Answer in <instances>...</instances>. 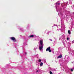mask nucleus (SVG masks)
I'll return each instance as SVG.
<instances>
[{
	"label": "nucleus",
	"instance_id": "14",
	"mask_svg": "<svg viewBox=\"0 0 74 74\" xmlns=\"http://www.w3.org/2000/svg\"><path fill=\"white\" fill-rule=\"evenodd\" d=\"M50 41H52V39H50Z\"/></svg>",
	"mask_w": 74,
	"mask_h": 74
},
{
	"label": "nucleus",
	"instance_id": "17",
	"mask_svg": "<svg viewBox=\"0 0 74 74\" xmlns=\"http://www.w3.org/2000/svg\"><path fill=\"white\" fill-rule=\"evenodd\" d=\"M25 53V54H27L26 53Z\"/></svg>",
	"mask_w": 74,
	"mask_h": 74
},
{
	"label": "nucleus",
	"instance_id": "13",
	"mask_svg": "<svg viewBox=\"0 0 74 74\" xmlns=\"http://www.w3.org/2000/svg\"><path fill=\"white\" fill-rule=\"evenodd\" d=\"M58 5H60V3H58Z\"/></svg>",
	"mask_w": 74,
	"mask_h": 74
},
{
	"label": "nucleus",
	"instance_id": "9",
	"mask_svg": "<svg viewBox=\"0 0 74 74\" xmlns=\"http://www.w3.org/2000/svg\"><path fill=\"white\" fill-rule=\"evenodd\" d=\"M50 74H53V73H52V71H50Z\"/></svg>",
	"mask_w": 74,
	"mask_h": 74
},
{
	"label": "nucleus",
	"instance_id": "12",
	"mask_svg": "<svg viewBox=\"0 0 74 74\" xmlns=\"http://www.w3.org/2000/svg\"><path fill=\"white\" fill-rule=\"evenodd\" d=\"M66 39L67 40H69V38H67Z\"/></svg>",
	"mask_w": 74,
	"mask_h": 74
},
{
	"label": "nucleus",
	"instance_id": "6",
	"mask_svg": "<svg viewBox=\"0 0 74 74\" xmlns=\"http://www.w3.org/2000/svg\"><path fill=\"white\" fill-rule=\"evenodd\" d=\"M43 65V63L42 62L40 64V66H42Z\"/></svg>",
	"mask_w": 74,
	"mask_h": 74
},
{
	"label": "nucleus",
	"instance_id": "1",
	"mask_svg": "<svg viewBox=\"0 0 74 74\" xmlns=\"http://www.w3.org/2000/svg\"><path fill=\"white\" fill-rule=\"evenodd\" d=\"M49 51V52H51V47H49L47 49L46 51Z\"/></svg>",
	"mask_w": 74,
	"mask_h": 74
},
{
	"label": "nucleus",
	"instance_id": "10",
	"mask_svg": "<svg viewBox=\"0 0 74 74\" xmlns=\"http://www.w3.org/2000/svg\"><path fill=\"white\" fill-rule=\"evenodd\" d=\"M38 62H41V59L39 60Z\"/></svg>",
	"mask_w": 74,
	"mask_h": 74
},
{
	"label": "nucleus",
	"instance_id": "11",
	"mask_svg": "<svg viewBox=\"0 0 74 74\" xmlns=\"http://www.w3.org/2000/svg\"><path fill=\"white\" fill-rule=\"evenodd\" d=\"M71 71H73V69H71Z\"/></svg>",
	"mask_w": 74,
	"mask_h": 74
},
{
	"label": "nucleus",
	"instance_id": "3",
	"mask_svg": "<svg viewBox=\"0 0 74 74\" xmlns=\"http://www.w3.org/2000/svg\"><path fill=\"white\" fill-rule=\"evenodd\" d=\"M40 44L41 45L43 46V42H42V40H40Z\"/></svg>",
	"mask_w": 74,
	"mask_h": 74
},
{
	"label": "nucleus",
	"instance_id": "16",
	"mask_svg": "<svg viewBox=\"0 0 74 74\" xmlns=\"http://www.w3.org/2000/svg\"><path fill=\"white\" fill-rule=\"evenodd\" d=\"M57 3H58V2L56 3V4H57Z\"/></svg>",
	"mask_w": 74,
	"mask_h": 74
},
{
	"label": "nucleus",
	"instance_id": "7",
	"mask_svg": "<svg viewBox=\"0 0 74 74\" xmlns=\"http://www.w3.org/2000/svg\"><path fill=\"white\" fill-rule=\"evenodd\" d=\"M34 37V35H32L30 36H29V37L30 38H31V37Z\"/></svg>",
	"mask_w": 74,
	"mask_h": 74
},
{
	"label": "nucleus",
	"instance_id": "8",
	"mask_svg": "<svg viewBox=\"0 0 74 74\" xmlns=\"http://www.w3.org/2000/svg\"><path fill=\"white\" fill-rule=\"evenodd\" d=\"M68 33L69 34H70V33H71L70 31V30H68Z\"/></svg>",
	"mask_w": 74,
	"mask_h": 74
},
{
	"label": "nucleus",
	"instance_id": "15",
	"mask_svg": "<svg viewBox=\"0 0 74 74\" xmlns=\"http://www.w3.org/2000/svg\"><path fill=\"white\" fill-rule=\"evenodd\" d=\"M37 72H38V70H37V71H36Z\"/></svg>",
	"mask_w": 74,
	"mask_h": 74
},
{
	"label": "nucleus",
	"instance_id": "2",
	"mask_svg": "<svg viewBox=\"0 0 74 74\" xmlns=\"http://www.w3.org/2000/svg\"><path fill=\"white\" fill-rule=\"evenodd\" d=\"M42 48H43V46L41 45V46L39 47V49L41 51V50L42 49Z\"/></svg>",
	"mask_w": 74,
	"mask_h": 74
},
{
	"label": "nucleus",
	"instance_id": "4",
	"mask_svg": "<svg viewBox=\"0 0 74 74\" xmlns=\"http://www.w3.org/2000/svg\"><path fill=\"white\" fill-rule=\"evenodd\" d=\"M11 40H12L13 41H16L15 38L14 37H11Z\"/></svg>",
	"mask_w": 74,
	"mask_h": 74
},
{
	"label": "nucleus",
	"instance_id": "5",
	"mask_svg": "<svg viewBox=\"0 0 74 74\" xmlns=\"http://www.w3.org/2000/svg\"><path fill=\"white\" fill-rule=\"evenodd\" d=\"M62 58V55L60 54V56L57 57L58 58Z\"/></svg>",
	"mask_w": 74,
	"mask_h": 74
}]
</instances>
